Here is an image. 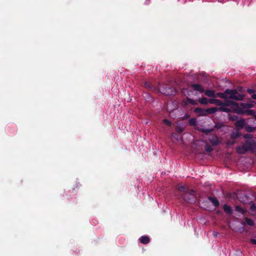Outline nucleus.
<instances>
[{
    "label": "nucleus",
    "instance_id": "20e7f679",
    "mask_svg": "<svg viewBox=\"0 0 256 256\" xmlns=\"http://www.w3.org/2000/svg\"><path fill=\"white\" fill-rule=\"evenodd\" d=\"M196 192L193 190H188L186 191V192L184 193L183 196V198L184 200L190 203H194L195 202V196Z\"/></svg>",
    "mask_w": 256,
    "mask_h": 256
},
{
    "label": "nucleus",
    "instance_id": "f257e3e1",
    "mask_svg": "<svg viewBox=\"0 0 256 256\" xmlns=\"http://www.w3.org/2000/svg\"><path fill=\"white\" fill-rule=\"evenodd\" d=\"M221 104H218L219 108H218V111L230 112H240L242 110L239 108V104L232 100H226L224 102L221 101Z\"/></svg>",
    "mask_w": 256,
    "mask_h": 256
},
{
    "label": "nucleus",
    "instance_id": "4be33fe9",
    "mask_svg": "<svg viewBox=\"0 0 256 256\" xmlns=\"http://www.w3.org/2000/svg\"><path fill=\"white\" fill-rule=\"evenodd\" d=\"M189 123L191 126H195L196 124V120L194 118H190L189 120Z\"/></svg>",
    "mask_w": 256,
    "mask_h": 256
},
{
    "label": "nucleus",
    "instance_id": "72a5a7b5",
    "mask_svg": "<svg viewBox=\"0 0 256 256\" xmlns=\"http://www.w3.org/2000/svg\"><path fill=\"white\" fill-rule=\"evenodd\" d=\"M234 142H234V141H233V142H230V141H228V142H226V144H227L228 146H230V145L233 144Z\"/></svg>",
    "mask_w": 256,
    "mask_h": 256
},
{
    "label": "nucleus",
    "instance_id": "473e14b6",
    "mask_svg": "<svg viewBox=\"0 0 256 256\" xmlns=\"http://www.w3.org/2000/svg\"><path fill=\"white\" fill-rule=\"evenodd\" d=\"M250 242L254 244H256V239H254V238H251L250 240Z\"/></svg>",
    "mask_w": 256,
    "mask_h": 256
},
{
    "label": "nucleus",
    "instance_id": "aec40b11",
    "mask_svg": "<svg viewBox=\"0 0 256 256\" xmlns=\"http://www.w3.org/2000/svg\"><path fill=\"white\" fill-rule=\"evenodd\" d=\"M245 220H246V223L248 225L250 226H253L254 225V222L253 220H252V219L246 218H245Z\"/></svg>",
    "mask_w": 256,
    "mask_h": 256
},
{
    "label": "nucleus",
    "instance_id": "39448f33",
    "mask_svg": "<svg viewBox=\"0 0 256 256\" xmlns=\"http://www.w3.org/2000/svg\"><path fill=\"white\" fill-rule=\"evenodd\" d=\"M254 106L253 102L250 103H241L239 105V108L242 110L240 112H236L237 114H241L244 112V110L252 108Z\"/></svg>",
    "mask_w": 256,
    "mask_h": 256
},
{
    "label": "nucleus",
    "instance_id": "2eb2a0df",
    "mask_svg": "<svg viewBox=\"0 0 256 256\" xmlns=\"http://www.w3.org/2000/svg\"><path fill=\"white\" fill-rule=\"evenodd\" d=\"M205 94L209 97H214L215 92L214 90H208L205 91Z\"/></svg>",
    "mask_w": 256,
    "mask_h": 256
},
{
    "label": "nucleus",
    "instance_id": "423d86ee",
    "mask_svg": "<svg viewBox=\"0 0 256 256\" xmlns=\"http://www.w3.org/2000/svg\"><path fill=\"white\" fill-rule=\"evenodd\" d=\"M209 141L212 146L218 144L220 142V140L216 135L213 134L209 138Z\"/></svg>",
    "mask_w": 256,
    "mask_h": 256
},
{
    "label": "nucleus",
    "instance_id": "9d476101",
    "mask_svg": "<svg viewBox=\"0 0 256 256\" xmlns=\"http://www.w3.org/2000/svg\"><path fill=\"white\" fill-rule=\"evenodd\" d=\"M245 125V122L244 120H238L235 123V126L238 128H241L244 127Z\"/></svg>",
    "mask_w": 256,
    "mask_h": 256
},
{
    "label": "nucleus",
    "instance_id": "a878e982",
    "mask_svg": "<svg viewBox=\"0 0 256 256\" xmlns=\"http://www.w3.org/2000/svg\"><path fill=\"white\" fill-rule=\"evenodd\" d=\"M188 101L189 103L193 104V105H196L197 102L194 100L188 98Z\"/></svg>",
    "mask_w": 256,
    "mask_h": 256
},
{
    "label": "nucleus",
    "instance_id": "4c0bfd02",
    "mask_svg": "<svg viewBox=\"0 0 256 256\" xmlns=\"http://www.w3.org/2000/svg\"><path fill=\"white\" fill-rule=\"evenodd\" d=\"M252 98L256 100V94H253L252 96Z\"/></svg>",
    "mask_w": 256,
    "mask_h": 256
},
{
    "label": "nucleus",
    "instance_id": "dca6fc26",
    "mask_svg": "<svg viewBox=\"0 0 256 256\" xmlns=\"http://www.w3.org/2000/svg\"><path fill=\"white\" fill-rule=\"evenodd\" d=\"M209 200L215 206H219V202L216 198L210 197Z\"/></svg>",
    "mask_w": 256,
    "mask_h": 256
},
{
    "label": "nucleus",
    "instance_id": "f704fd0d",
    "mask_svg": "<svg viewBox=\"0 0 256 256\" xmlns=\"http://www.w3.org/2000/svg\"><path fill=\"white\" fill-rule=\"evenodd\" d=\"M183 128H176V130L178 132H182V131H183Z\"/></svg>",
    "mask_w": 256,
    "mask_h": 256
},
{
    "label": "nucleus",
    "instance_id": "e433bc0d",
    "mask_svg": "<svg viewBox=\"0 0 256 256\" xmlns=\"http://www.w3.org/2000/svg\"><path fill=\"white\" fill-rule=\"evenodd\" d=\"M244 138H250V134H246L244 136Z\"/></svg>",
    "mask_w": 256,
    "mask_h": 256
},
{
    "label": "nucleus",
    "instance_id": "cd10ccee",
    "mask_svg": "<svg viewBox=\"0 0 256 256\" xmlns=\"http://www.w3.org/2000/svg\"><path fill=\"white\" fill-rule=\"evenodd\" d=\"M255 130V128H254V127H252V126H247L246 128V130L248 131V132H253L254 130Z\"/></svg>",
    "mask_w": 256,
    "mask_h": 256
},
{
    "label": "nucleus",
    "instance_id": "1a4fd4ad",
    "mask_svg": "<svg viewBox=\"0 0 256 256\" xmlns=\"http://www.w3.org/2000/svg\"><path fill=\"white\" fill-rule=\"evenodd\" d=\"M139 240H140V242H141L143 244H148V243H149L150 240V238L148 236H141Z\"/></svg>",
    "mask_w": 256,
    "mask_h": 256
},
{
    "label": "nucleus",
    "instance_id": "c9c22d12",
    "mask_svg": "<svg viewBox=\"0 0 256 256\" xmlns=\"http://www.w3.org/2000/svg\"><path fill=\"white\" fill-rule=\"evenodd\" d=\"M248 93H250V94H252V93H253L254 92V90L252 89H248Z\"/></svg>",
    "mask_w": 256,
    "mask_h": 256
},
{
    "label": "nucleus",
    "instance_id": "393cba45",
    "mask_svg": "<svg viewBox=\"0 0 256 256\" xmlns=\"http://www.w3.org/2000/svg\"><path fill=\"white\" fill-rule=\"evenodd\" d=\"M144 86L146 88L152 90V86L148 82H145Z\"/></svg>",
    "mask_w": 256,
    "mask_h": 256
},
{
    "label": "nucleus",
    "instance_id": "b1692460",
    "mask_svg": "<svg viewBox=\"0 0 256 256\" xmlns=\"http://www.w3.org/2000/svg\"><path fill=\"white\" fill-rule=\"evenodd\" d=\"M205 150L207 152H211L213 150V148L209 145L206 144L205 146Z\"/></svg>",
    "mask_w": 256,
    "mask_h": 256
},
{
    "label": "nucleus",
    "instance_id": "58836bf2",
    "mask_svg": "<svg viewBox=\"0 0 256 256\" xmlns=\"http://www.w3.org/2000/svg\"><path fill=\"white\" fill-rule=\"evenodd\" d=\"M252 98L256 100V94H253L252 96Z\"/></svg>",
    "mask_w": 256,
    "mask_h": 256
},
{
    "label": "nucleus",
    "instance_id": "f8f14e48",
    "mask_svg": "<svg viewBox=\"0 0 256 256\" xmlns=\"http://www.w3.org/2000/svg\"><path fill=\"white\" fill-rule=\"evenodd\" d=\"M218 111V108L212 107L206 110V115L208 114H214Z\"/></svg>",
    "mask_w": 256,
    "mask_h": 256
},
{
    "label": "nucleus",
    "instance_id": "7ed1b4c3",
    "mask_svg": "<svg viewBox=\"0 0 256 256\" xmlns=\"http://www.w3.org/2000/svg\"><path fill=\"white\" fill-rule=\"evenodd\" d=\"M226 93L228 94V98L241 100L244 97V95L239 94L236 90L227 89L226 90Z\"/></svg>",
    "mask_w": 256,
    "mask_h": 256
},
{
    "label": "nucleus",
    "instance_id": "f03ea898",
    "mask_svg": "<svg viewBox=\"0 0 256 256\" xmlns=\"http://www.w3.org/2000/svg\"><path fill=\"white\" fill-rule=\"evenodd\" d=\"M256 146V144L253 140H248L242 146H238L236 150L238 154H243L248 150H253Z\"/></svg>",
    "mask_w": 256,
    "mask_h": 256
},
{
    "label": "nucleus",
    "instance_id": "2f4dec72",
    "mask_svg": "<svg viewBox=\"0 0 256 256\" xmlns=\"http://www.w3.org/2000/svg\"><path fill=\"white\" fill-rule=\"evenodd\" d=\"M212 130V129H210V130L206 129V130H203L202 132H204L206 133V134H207V133H208L210 132H211Z\"/></svg>",
    "mask_w": 256,
    "mask_h": 256
},
{
    "label": "nucleus",
    "instance_id": "c756f323",
    "mask_svg": "<svg viewBox=\"0 0 256 256\" xmlns=\"http://www.w3.org/2000/svg\"><path fill=\"white\" fill-rule=\"evenodd\" d=\"M228 116H229V119L230 120L234 121L237 118V116H230V115H229Z\"/></svg>",
    "mask_w": 256,
    "mask_h": 256
},
{
    "label": "nucleus",
    "instance_id": "bb28decb",
    "mask_svg": "<svg viewBox=\"0 0 256 256\" xmlns=\"http://www.w3.org/2000/svg\"><path fill=\"white\" fill-rule=\"evenodd\" d=\"M239 136H240V134H239L238 132H236V133L233 132V133L231 134V137H232V138H236L238 137Z\"/></svg>",
    "mask_w": 256,
    "mask_h": 256
},
{
    "label": "nucleus",
    "instance_id": "0eeeda50",
    "mask_svg": "<svg viewBox=\"0 0 256 256\" xmlns=\"http://www.w3.org/2000/svg\"><path fill=\"white\" fill-rule=\"evenodd\" d=\"M192 86L194 90L198 91L200 92H202L204 91L202 86L200 84H194Z\"/></svg>",
    "mask_w": 256,
    "mask_h": 256
},
{
    "label": "nucleus",
    "instance_id": "9b49d317",
    "mask_svg": "<svg viewBox=\"0 0 256 256\" xmlns=\"http://www.w3.org/2000/svg\"><path fill=\"white\" fill-rule=\"evenodd\" d=\"M188 186L187 185L182 186V184H178L176 186L177 189L182 192H186V191L188 190Z\"/></svg>",
    "mask_w": 256,
    "mask_h": 256
},
{
    "label": "nucleus",
    "instance_id": "c85d7f7f",
    "mask_svg": "<svg viewBox=\"0 0 256 256\" xmlns=\"http://www.w3.org/2000/svg\"><path fill=\"white\" fill-rule=\"evenodd\" d=\"M250 210L252 212H256V206L254 204H252L250 206Z\"/></svg>",
    "mask_w": 256,
    "mask_h": 256
},
{
    "label": "nucleus",
    "instance_id": "4468645a",
    "mask_svg": "<svg viewBox=\"0 0 256 256\" xmlns=\"http://www.w3.org/2000/svg\"><path fill=\"white\" fill-rule=\"evenodd\" d=\"M221 100L218 99L216 98H211L208 100V103L210 104H214L216 106L220 104L221 103Z\"/></svg>",
    "mask_w": 256,
    "mask_h": 256
},
{
    "label": "nucleus",
    "instance_id": "a211bd4d",
    "mask_svg": "<svg viewBox=\"0 0 256 256\" xmlns=\"http://www.w3.org/2000/svg\"><path fill=\"white\" fill-rule=\"evenodd\" d=\"M208 100L206 98H202L198 100V102L202 104H207L208 103Z\"/></svg>",
    "mask_w": 256,
    "mask_h": 256
},
{
    "label": "nucleus",
    "instance_id": "ea45409f",
    "mask_svg": "<svg viewBox=\"0 0 256 256\" xmlns=\"http://www.w3.org/2000/svg\"><path fill=\"white\" fill-rule=\"evenodd\" d=\"M174 135H175L174 134H172V137H174Z\"/></svg>",
    "mask_w": 256,
    "mask_h": 256
},
{
    "label": "nucleus",
    "instance_id": "6e6552de",
    "mask_svg": "<svg viewBox=\"0 0 256 256\" xmlns=\"http://www.w3.org/2000/svg\"><path fill=\"white\" fill-rule=\"evenodd\" d=\"M194 112L198 114L200 116H206V110H204L202 108H196L194 109Z\"/></svg>",
    "mask_w": 256,
    "mask_h": 256
},
{
    "label": "nucleus",
    "instance_id": "7c9ffc66",
    "mask_svg": "<svg viewBox=\"0 0 256 256\" xmlns=\"http://www.w3.org/2000/svg\"><path fill=\"white\" fill-rule=\"evenodd\" d=\"M164 122L168 126H170L172 124L171 122L166 119L164 120Z\"/></svg>",
    "mask_w": 256,
    "mask_h": 256
},
{
    "label": "nucleus",
    "instance_id": "5701e85b",
    "mask_svg": "<svg viewBox=\"0 0 256 256\" xmlns=\"http://www.w3.org/2000/svg\"><path fill=\"white\" fill-rule=\"evenodd\" d=\"M235 209H236V210L237 212H238L242 214H244V210L240 206H236Z\"/></svg>",
    "mask_w": 256,
    "mask_h": 256
},
{
    "label": "nucleus",
    "instance_id": "6ab92c4d",
    "mask_svg": "<svg viewBox=\"0 0 256 256\" xmlns=\"http://www.w3.org/2000/svg\"><path fill=\"white\" fill-rule=\"evenodd\" d=\"M246 112L248 115H252L256 118V112L254 110H248L246 112Z\"/></svg>",
    "mask_w": 256,
    "mask_h": 256
},
{
    "label": "nucleus",
    "instance_id": "f3484780",
    "mask_svg": "<svg viewBox=\"0 0 256 256\" xmlns=\"http://www.w3.org/2000/svg\"><path fill=\"white\" fill-rule=\"evenodd\" d=\"M162 92L166 95H171L172 94V92L171 88H165L163 90Z\"/></svg>",
    "mask_w": 256,
    "mask_h": 256
},
{
    "label": "nucleus",
    "instance_id": "ddd939ff",
    "mask_svg": "<svg viewBox=\"0 0 256 256\" xmlns=\"http://www.w3.org/2000/svg\"><path fill=\"white\" fill-rule=\"evenodd\" d=\"M223 208H224V211L226 213H227L228 214H232V208L230 206L225 204L224 205Z\"/></svg>",
    "mask_w": 256,
    "mask_h": 256
},
{
    "label": "nucleus",
    "instance_id": "412c9836",
    "mask_svg": "<svg viewBox=\"0 0 256 256\" xmlns=\"http://www.w3.org/2000/svg\"><path fill=\"white\" fill-rule=\"evenodd\" d=\"M218 95L222 98H228V94L226 93V90L224 92H219L218 94Z\"/></svg>",
    "mask_w": 256,
    "mask_h": 256
}]
</instances>
